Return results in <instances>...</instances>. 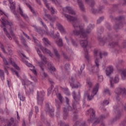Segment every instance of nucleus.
I'll use <instances>...</instances> for the list:
<instances>
[{
    "label": "nucleus",
    "instance_id": "obj_38",
    "mask_svg": "<svg viewBox=\"0 0 126 126\" xmlns=\"http://www.w3.org/2000/svg\"><path fill=\"white\" fill-rule=\"evenodd\" d=\"M10 121L8 122L7 126H12V125H13V124L14 123V119H13V118H11L10 119Z\"/></svg>",
    "mask_w": 126,
    "mask_h": 126
},
{
    "label": "nucleus",
    "instance_id": "obj_12",
    "mask_svg": "<svg viewBox=\"0 0 126 126\" xmlns=\"http://www.w3.org/2000/svg\"><path fill=\"white\" fill-rule=\"evenodd\" d=\"M63 10L64 12H67L72 15H75L76 14L75 11L70 6H66L65 8H63Z\"/></svg>",
    "mask_w": 126,
    "mask_h": 126
},
{
    "label": "nucleus",
    "instance_id": "obj_56",
    "mask_svg": "<svg viewBox=\"0 0 126 126\" xmlns=\"http://www.w3.org/2000/svg\"><path fill=\"white\" fill-rule=\"evenodd\" d=\"M62 55L64 59H65V60H69L68 57H67V55H66V54L64 53V52H63Z\"/></svg>",
    "mask_w": 126,
    "mask_h": 126
},
{
    "label": "nucleus",
    "instance_id": "obj_51",
    "mask_svg": "<svg viewBox=\"0 0 126 126\" xmlns=\"http://www.w3.org/2000/svg\"><path fill=\"white\" fill-rule=\"evenodd\" d=\"M0 48L1 49V51L4 53V54H7L6 51H5V50L4 49V47H3V45L1 44L0 46Z\"/></svg>",
    "mask_w": 126,
    "mask_h": 126
},
{
    "label": "nucleus",
    "instance_id": "obj_26",
    "mask_svg": "<svg viewBox=\"0 0 126 126\" xmlns=\"http://www.w3.org/2000/svg\"><path fill=\"white\" fill-rule=\"evenodd\" d=\"M63 119L66 120L67 118V116L68 115V111H67V109L66 108L64 107L63 108Z\"/></svg>",
    "mask_w": 126,
    "mask_h": 126
},
{
    "label": "nucleus",
    "instance_id": "obj_64",
    "mask_svg": "<svg viewBox=\"0 0 126 126\" xmlns=\"http://www.w3.org/2000/svg\"><path fill=\"white\" fill-rule=\"evenodd\" d=\"M122 75L123 76H124V77H125V78H126V69L122 71Z\"/></svg>",
    "mask_w": 126,
    "mask_h": 126
},
{
    "label": "nucleus",
    "instance_id": "obj_27",
    "mask_svg": "<svg viewBox=\"0 0 126 126\" xmlns=\"http://www.w3.org/2000/svg\"><path fill=\"white\" fill-rule=\"evenodd\" d=\"M107 55L108 54L106 52H104L103 54H102V53L100 51H98L97 50V56L98 57H99V59L100 60H102V59H103V56H104V57H106V56H107Z\"/></svg>",
    "mask_w": 126,
    "mask_h": 126
},
{
    "label": "nucleus",
    "instance_id": "obj_48",
    "mask_svg": "<svg viewBox=\"0 0 126 126\" xmlns=\"http://www.w3.org/2000/svg\"><path fill=\"white\" fill-rule=\"evenodd\" d=\"M38 64L41 68V69L42 70V71H44V68H43V66L44 65V63L43 62H38Z\"/></svg>",
    "mask_w": 126,
    "mask_h": 126
},
{
    "label": "nucleus",
    "instance_id": "obj_40",
    "mask_svg": "<svg viewBox=\"0 0 126 126\" xmlns=\"http://www.w3.org/2000/svg\"><path fill=\"white\" fill-rule=\"evenodd\" d=\"M62 90L66 95H69V92L68 91V89L67 88H63Z\"/></svg>",
    "mask_w": 126,
    "mask_h": 126
},
{
    "label": "nucleus",
    "instance_id": "obj_20",
    "mask_svg": "<svg viewBox=\"0 0 126 126\" xmlns=\"http://www.w3.org/2000/svg\"><path fill=\"white\" fill-rule=\"evenodd\" d=\"M114 71V67L113 66H109L107 67L106 70V74L107 76H110Z\"/></svg>",
    "mask_w": 126,
    "mask_h": 126
},
{
    "label": "nucleus",
    "instance_id": "obj_52",
    "mask_svg": "<svg viewBox=\"0 0 126 126\" xmlns=\"http://www.w3.org/2000/svg\"><path fill=\"white\" fill-rule=\"evenodd\" d=\"M89 5H90V6H91V7H93V6H94V5H95V1H94V0H92L89 3Z\"/></svg>",
    "mask_w": 126,
    "mask_h": 126
},
{
    "label": "nucleus",
    "instance_id": "obj_55",
    "mask_svg": "<svg viewBox=\"0 0 126 126\" xmlns=\"http://www.w3.org/2000/svg\"><path fill=\"white\" fill-rule=\"evenodd\" d=\"M62 55L64 59H65V60H69L68 57H67V55H66V54L64 53V52H63Z\"/></svg>",
    "mask_w": 126,
    "mask_h": 126
},
{
    "label": "nucleus",
    "instance_id": "obj_25",
    "mask_svg": "<svg viewBox=\"0 0 126 126\" xmlns=\"http://www.w3.org/2000/svg\"><path fill=\"white\" fill-rule=\"evenodd\" d=\"M86 83H87V85L90 88L89 89V91H90V90H91V88H92V87L93 86V83H92V82L91 81V80H90V79H87Z\"/></svg>",
    "mask_w": 126,
    "mask_h": 126
},
{
    "label": "nucleus",
    "instance_id": "obj_13",
    "mask_svg": "<svg viewBox=\"0 0 126 126\" xmlns=\"http://www.w3.org/2000/svg\"><path fill=\"white\" fill-rule=\"evenodd\" d=\"M97 53L98 50L95 49L94 51V63L95 64L94 65V66L96 67V68H99V66H100V64L99 63V60L98 59V56H97Z\"/></svg>",
    "mask_w": 126,
    "mask_h": 126
},
{
    "label": "nucleus",
    "instance_id": "obj_59",
    "mask_svg": "<svg viewBox=\"0 0 126 126\" xmlns=\"http://www.w3.org/2000/svg\"><path fill=\"white\" fill-rule=\"evenodd\" d=\"M56 102L57 109L58 111H59L60 109H61V105L59 104L58 102H57V100H56Z\"/></svg>",
    "mask_w": 126,
    "mask_h": 126
},
{
    "label": "nucleus",
    "instance_id": "obj_36",
    "mask_svg": "<svg viewBox=\"0 0 126 126\" xmlns=\"http://www.w3.org/2000/svg\"><path fill=\"white\" fill-rule=\"evenodd\" d=\"M22 84L23 85H30L32 83L29 80H26L24 81V80H22Z\"/></svg>",
    "mask_w": 126,
    "mask_h": 126
},
{
    "label": "nucleus",
    "instance_id": "obj_50",
    "mask_svg": "<svg viewBox=\"0 0 126 126\" xmlns=\"http://www.w3.org/2000/svg\"><path fill=\"white\" fill-rule=\"evenodd\" d=\"M103 28H100L98 30L97 32V35L99 36V35H101L102 33H103Z\"/></svg>",
    "mask_w": 126,
    "mask_h": 126
},
{
    "label": "nucleus",
    "instance_id": "obj_49",
    "mask_svg": "<svg viewBox=\"0 0 126 126\" xmlns=\"http://www.w3.org/2000/svg\"><path fill=\"white\" fill-rule=\"evenodd\" d=\"M54 88V85H51V88H49L48 89V94H51V93H52V89Z\"/></svg>",
    "mask_w": 126,
    "mask_h": 126
},
{
    "label": "nucleus",
    "instance_id": "obj_42",
    "mask_svg": "<svg viewBox=\"0 0 126 126\" xmlns=\"http://www.w3.org/2000/svg\"><path fill=\"white\" fill-rule=\"evenodd\" d=\"M39 20L41 23L42 26L44 27V28H45L46 30H48V28L47 27V26L46 25V24H45V23H44V22H43V21H42V19L39 18Z\"/></svg>",
    "mask_w": 126,
    "mask_h": 126
},
{
    "label": "nucleus",
    "instance_id": "obj_24",
    "mask_svg": "<svg viewBox=\"0 0 126 126\" xmlns=\"http://www.w3.org/2000/svg\"><path fill=\"white\" fill-rule=\"evenodd\" d=\"M19 13L21 16H22V17H23L24 19H28V16L23 13V10H22V9H21V7H19Z\"/></svg>",
    "mask_w": 126,
    "mask_h": 126
},
{
    "label": "nucleus",
    "instance_id": "obj_1",
    "mask_svg": "<svg viewBox=\"0 0 126 126\" xmlns=\"http://www.w3.org/2000/svg\"><path fill=\"white\" fill-rule=\"evenodd\" d=\"M64 16L66 18L68 21H69L72 24L74 30L73 32L74 35L78 36L81 35L80 37L81 39H80V44L82 48L86 49L88 45V41H87V34H90L92 29H93V26L92 24H90L86 31H84L83 28L80 27V20L77 17H72L69 15L66 14H64Z\"/></svg>",
    "mask_w": 126,
    "mask_h": 126
},
{
    "label": "nucleus",
    "instance_id": "obj_57",
    "mask_svg": "<svg viewBox=\"0 0 126 126\" xmlns=\"http://www.w3.org/2000/svg\"><path fill=\"white\" fill-rule=\"evenodd\" d=\"M71 42L74 47H77V43L73 39H71Z\"/></svg>",
    "mask_w": 126,
    "mask_h": 126
},
{
    "label": "nucleus",
    "instance_id": "obj_3",
    "mask_svg": "<svg viewBox=\"0 0 126 126\" xmlns=\"http://www.w3.org/2000/svg\"><path fill=\"white\" fill-rule=\"evenodd\" d=\"M110 18L111 19V20H115L116 24L113 26V28L115 30H119V29L123 28V23H122L121 21V20H124V19H125V18L123 16H120L115 18L114 16L110 15Z\"/></svg>",
    "mask_w": 126,
    "mask_h": 126
},
{
    "label": "nucleus",
    "instance_id": "obj_46",
    "mask_svg": "<svg viewBox=\"0 0 126 126\" xmlns=\"http://www.w3.org/2000/svg\"><path fill=\"white\" fill-rule=\"evenodd\" d=\"M85 67V64H83V65L81 66L80 71H79V73L80 75L81 74V73H82V70L84 69Z\"/></svg>",
    "mask_w": 126,
    "mask_h": 126
},
{
    "label": "nucleus",
    "instance_id": "obj_31",
    "mask_svg": "<svg viewBox=\"0 0 126 126\" xmlns=\"http://www.w3.org/2000/svg\"><path fill=\"white\" fill-rule=\"evenodd\" d=\"M53 51L57 58L60 59V58H61V56L59 54V52H58V50L57 49V48H56L55 47H53Z\"/></svg>",
    "mask_w": 126,
    "mask_h": 126
},
{
    "label": "nucleus",
    "instance_id": "obj_63",
    "mask_svg": "<svg viewBox=\"0 0 126 126\" xmlns=\"http://www.w3.org/2000/svg\"><path fill=\"white\" fill-rule=\"evenodd\" d=\"M7 68H8V66L4 65V69L5 70V72L6 73V74L8 75V71H7Z\"/></svg>",
    "mask_w": 126,
    "mask_h": 126
},
{
    "label": "nucleus",
    "instance_id": "obj_37",
    "mask_svg": "<svg viewBox=\"0 0 126 126\" xmlns=\"http://www.w3.org/2000/svg\"><path fill=\"white\" fill-rule=\"evenodd\" d=\"M0 77L1 79V80H4V72H3V70H0Z\"/></svg>",
    "mask_w": 126,
    "mask_h": 126
},
{
    "label": "nucleus",
    "instance_id": "obj_2",
    "mask_svg": "<svg viewBox=\"0 0 126 126\" xmlns=\"http://www.w3.org/2000/svg\"><path fill=\"white\" fill-rule=\"evenodd\" d=\"M1 23V24L4 26V27L3 28L4 34H5L9 40H12V37L14 36V33H13V32L12 31H10L9 33V32H7V30H6L5 27H7L8 26L11 27V26L13 25V23L12 22L8 21L7 20H3V22L2 21Z\"/></svg>",
    "mask_w": 126,
    "mask_h": 126
},
{
    "label": "nucleus",
    "instance_id": "obj_14",
    "mask_svg": "<svg viewBox=\"0 0 126 126\" xmlns=\"http://www.w3.org/2000/svg\"><path fill=\"white\" fill-rule=\"evenodd\" d=\"M114 109H115L116 116L113 119V122H116V121H118V120H120V119H121V117H122V113L118 109H116V107H114Z\"/></svg>",
    "mask_w": 126,
    "mask_h": 126
},
{
    "label": "nucleus",
    "instance_id": "obj_43",
    "mask_svg": "<svg viewBox=\"0 0 126 126\" xmlns=\"http://www.w3.org/2000/svg\"><path fill=\"white\" fill-rule=\"evenodd\" d=\"M18 96L20 98V100L22 101V102L25 100V97L23 96V95H20V93H19Z\"/></svg>",
    "mask_w": 126,
    "mask_h": 126
},
{
    "label": "nucleus",
    "instance_id": "obj_41",
    "mask_svg": "<svg viewBox=\"0 0 126 126\" xmlns=\"http://www.w3.org/2000/svg\"><path fill=\"white\" fill-rule=\"evenodd\" d=\"M41 118L42 119V121H43V122H44V123L46 124V125L50 126V123H49L48 121H47V120L45 119V117H44V116L41 115Z\"/></svg>",
    "mask_w": 126,
    "mask_h": 126
},
{
    "label": "nucleus",
    "instance_id": "obj_16",
    "mask_svg": "<svg viewBox=\"0 0 126 126\" xmlns=\"http://www.w3.org/2000/svg\"><path fill=\"white\" fill-rule=\"evenodd\" d=\"M115 93L117 95L123 94L124 97H126V89H123L121 88L117 89L115 90Z\"/></svg>",
    "mask_w": 126,
    "mask_h": 126
},
{
    "label": "nucleus",
    "instance_id": "obj_30",
    "mask_svg": "<svg viewBox=\"0 0 126 126\" xmlns=\"http://www.w3.org/2000/svg\"><path fill=\"white\" fill-rule=\"evenodd\" d=\"M106 118H107V116L105 115H102L99 117V118H96V122H97L98 124H99V122H101V121H103V120H105Z\"/></svg>",
    "mask_w": 126,
    "mask_h": 126
},
{
    "label": "nucleus",
    "instance_id": "obj_8",
    "mask_svg": "<svg viewBox=\"0 0 126 126\" xmlns=\"http://www.w3.org/2000/svg\"><path fill=\"white\" fill-rule=\"evenodd\" d=\"M45 111L49 114L51 118H53V117L55 116V114H54V112H55V109H54V107H53L51 104H49V103H46Z\"/></svg>",
    "mask_w": 126,
    "mask_h": 126
},
{
    "label": "nucleus",
    "instance_id": "obj_61",
    "mask_svg": "<svg viewBox=\"0 0 126 126\" xmlns=\"http://www.w3.org/2000/svg\"><path fill=\"white\" fill-rule=\"evenodd\" d=\"M34 86L31 85L30 86V92H33L34 91Z\"/></svg>",
    "mask_w": 126,
    "mask_h": 126
},
{
    "label": "nucleus",
    "instance_id": "obj_19",
    "mask_svg": "<svg viewBox=\"0 0 126 126\" xmlns=\"http://www.w3.org/2000/svg\"><path fill=\"white\" fill-rule=\"evenodd\" d=\"M56 26L57 27L58 29H59V30L62 33V34H66V31L65 30V29H64V28H63V26L61 24L58 23L57 24H56Z\"/></svg>",
    "mask_w": 126,
    "mask_h": 126
},
{
    "label": "nucleus",
    "instance_id": "obj_39",
    "mask_svg": "<svg viewBox=\"0 0 126 126\" xmlns=\"http://www.w3.org/2000/svg\"><path fill=\"white\" fill-rule=\"evenodd\" d=\"M57 96L58 99L60 100V103H63V96H62V94H57Z\"/></svg>",
    "mask_w": 126,
    "mask_h": 126
},
{
    "label": "nucleus",
    "instance_id": "obj_21",
    "mask_svg": "<svg viewBox=\"0 0 126 126\" xmlns=\"http://www.w3.org/2000/svg\"><path fill=\"white\" fill-rule=\"evenodd\" d=\"M72 95L73 96V99L75 102H78L80 100V93L79 92V94L76 95V93L75 91L73 92Z\"/></svg>",
    "mask_w": 126,
    "mask_h": 126
},
{
    "label": "nucleus",
    "instance_id": "obj_34",
    "mask_svg": "<svg viewBox=\"0 0 126 126\" xmlns=\"http://www.w3.org/2000/svg\"><path fill=\"white\" fill-rule=\"evenodd\" d=\"M9 63H11V64H12L13 66H14V67L16 68V69H17L18 70H19V69H20V68H19V67L17 66V64H15V63H12L11 59H9Z\"/></svg>",
    "mask_w": 126,
    "mask_h": 126
},
{
    "label": "nucleus",
    "instance_id": "obj_53",
    "mask_svg": "<svg viewBox=\"0 0 126 126\" xmlns=\"http://www.w3.org/2000/svg\"><path fill=\"white\" fill-rule=\"evenodd\" d=\"M104 93H105V94H107V95H109V96H110V95H111V93H110V91L108 89H105L104 91Z\"/></svg>",
    "mask_w": 126,
    "mask_h": 126
},
{
    "label": "nucleus",
    "instance_id": "obj_32",
    "mask_svg": "<svg viewBox=\"0 0 126 126\" xmlns=\"http://www.w3.org/2000/svg\"><path fill=\"white\" fill-rule=\"evenodd\" d=\"M43 41L45 46H47V47H49V46H51V42H50V41H49V39H48L47 38L44 37L43 38Z\"/></svg>",
    "mask_w": 126,
    "mask_h": 126
},
{
    "label": "nucleus",
    "instance_id": "obj_5",
    "mask_svg": "<svg viewBox=\"0 0 126 126\" xmlns=\"http://www.w3.org/2000/svg\"><path fill=\"white\" fill-rule=\"evenodd\" d=\"M99 89V84H97L94 87L93 90L92 92L91 96H90V94L88 92V91H86L85 92L84 96L86 98H87L88 101H90L93 99V97L97 94V92H98V90Z\"/></svg>",
    "mask_w": 126,
    "mask_h": 126
},
{
    "label": "nucleus",
    "instance_id": "obj_4",
    "mask_svg": "<svg viewBox=\"0 0 126 126\" xmlns=\"http://www.w3.org/2000/svg\"><path fill=\"white\" fill-rule=\"evenodd\" d=\"M95 111L93 108H90L87 111V115H90V119L88 120L89 124H92L93 126H95L96 125H98V122L96 121V117H95Z\"/></svg>",
    "mask_w": 126,
    "mask_h": 126
},
{
    "label": "nucleus",
    "instance_id": "obj_15",
    "mask_svg": "<svg viewBox=\"0 0 126 126\" xmlns=\"http://www.w3.org/2000/svg\"><path fill=\"white\" fill-rule=\"evenodd\" d=\"M23 63L27 65V66H29V67H32V69H30V70L32 71L33 73H34V75H37V71H36V69H35V66H33L32 64L30 63H28L27 61H23Z\"/></svg>",
    "mask_w": 126,
    "mask_h": 126
},
{
    "label": "nucleus",
    "instance_id": "obj_62",
    "mask_svg": "<svg viewBox=\"0 0 126 126\" xmlns=\"http://www.w3.org/2000/svg\"><path fill=\"white\" fill-rule=\"evenodd\" d=\"M103 106H106V105H109V100H104L103 102Z\"/></svg>",
    "mask_w": 126,
    "mask_h": 126
},
{
    "label": "nucleus",
    "instance_id": "obj_44",
    "mask_svg": "<svg viewBox=\"0 0 126 126\" xmlns=\"http://www.w3.org/2000/svg\"><path fill=\"white\" fill-rule=\"evenodd\" d=\"M21 41H22V43H23V44H24L25 47H27V44H26V40H25L24 37H22Z\"/></svg>",
    "mask_w": 126,
    "mask_h": 126
},
{
    "label": "nucleus",
    "instance_id": "obj_6",
    "mask_svg": "<svg viewBox=\"0 0 126 126\" xmlns=\"http://www.w3.org/2000/svg\"><path fill=\"white\" fill-rule=\"evenodd\" d=\"M72 107L70 106H68V111H69L70 112L71 111H73L74 110V117H73V121H76L78 119V116L77 115V114H78V110H76V103L75 102H74L72 105ZM73 108V109H72Z\"/></svg>",
    "mask_w": 126,
    "mask_h": 126
},
{
    "label": "nucleus",
    "instance_id": "obj_60",
    "mask_svg": "<svg viewBox=\"0 0 126 126\" xmlns=\"http://www.w3.org/2000/svg\"><path fill=\"white\" fill-rule=\"evenodd\" d=\"M69 66H70V65H69L68 63H66L64 65V67L65 69L67 70L68 68H69Z\"/></svg>",
    "mask_w": 126,
    "mask_h": 126
},
{
    "label": "nucleus",
    "instance_id": "obj_29",
    "mask_svg": "<svg viewBox=\"0 0 126 126\" xmlns=\"http://www.w3.org/2000/svg\"><path fill=\"white\" fill-rule=\"evenodd\" d=\"M56 43L58 47H63V39L62 38L56 40Z\"/></svg>",
    "mask_w": 126,
    "mask_h": 126
},
{
    "label": "nucleus",
    "instance_id": "obj_58",
    "mask_svg": "<svg viewBox=\"0 0 126 126\" xmlns=\"http://www.w3.org/2000/svg\"><path fill=\"white\" fill-rule=\"evenodd\" d=\"M120 126H126V117L125 119L123 121V122L121 124Z\"/></svg>",
    "mask_w": 126,
    "mask_h": 126
},
{
    "label": "nucleus",
    "instance_id": "obj_54",
    "mask_svg": "<svg viewBox=\"0 0 126 126\" xmlns=\"http://www.w3.org/2000/svg\"><path fill=\"white\" fill-rule=\"evenodd\" d=\"M103 8H104V6H100L99 7L98 11V13H102V10Z\"/></svg>",
    "mask_w": 126,
    "mask_h": 126
},
{
    "label": "nucleus",
    "instance_id": "obj_17",
    "mask_svg": "<svg viewBox=\"0 0 126 126\" xmlns=\"http://www.w3.org/2000/svg\"><path fill=\"white\" fill-rule=\"evenodd\" d=\"M76 0H77L78 4L81 11H82L83 12H85V7H84L83 1L81 0H73L74 1H76Z\"/></svg>",
    "mask_w": 126,
    "mask_h": 126
},
{
    "label": "nucleus",
    "instance_id": "obj_11",
    "mask_svg": "<svg viewBox=\"0 0 126 126\" xmlns=\"http://www.w3.org/2000/svg\"><path fill=\"white\" fill-rule=\"evenodd\" d=\"M109 81L110 83V86L112 88H113V87H114V83L116 84L117 83H119L120 81V77H119V75H116L114 77V79L110 77Z\"/></svg>",
    "mask_w": 126,
    "mask_h": 126
},
{
    "label": "nucleus",
    "instance_id": "obj_22",
    "mask_svg": "<svg viewBox=\"0 0 126 126\" xmlns=\"http://www.w3.org/2000/svg\"><path fill=\"white\" fill-rule=\"evenodd\" d=\"M96 66L94 65V66H91L89 67V70L91 73H95V72H97L98 71V69L99 68H96Z\"/></svg>",
    "mask_w": 126,
    "mask_h": 126
},
{
    "label": "nucleus",
    "instance_id": "obj_35",
    "mask_svg": "<svg viewBox=\"0 0 126 126\" xmlns=\"http://www.w3.org/2000/svg\"><path fill=\"white\" fill-rule=\"evenodd\" d=\"M48 65L49 70H52V71H56V68H55L53 64L51 63H49Z\"/></svg>",
    "mask_w": 126,
    "mask_h": 126
},
{
    "label": "nucleus",
    "instance_id": "obj_28",
    "mask_svg": "<svg viewBox=\"0 0 126 126\" xmlns=\"http://www.w3.org/2000/svg\"><path fill=\"white\" fill-rule=\"evenodd\" d=\"M0 56L1 57L2 60H3V66H4V65L5 66V65H9V63H8V62L7 61V60H6V59H5V58H4V57L1 56V54H0Z\"/></svg>",
    "mask_w": 126,
    "mask_h": 126
},
{
    "label": "nucleus",
    "instance_id": "obj_7",
    "mask_svg": "<svg viewBox=\"0 0 126 126\" xmlns=\"http://www.w3.org/2000/svg\"><path fill=\"white\" fill-rule=\"evenodd\" d=\"M76 82V75L72 76L69 80L70 85L71 88L73 89L74 88H78L81 86V85L79 83L78 84H75Z\"/></svg>",
    "mask_w": 126,
    "mask_h": 126
},
{
    "label": "nucleus",
    "instance_id": "obj_10",
    "mask_svg": "<svg viewBox=\"0 0 126 126\" xmlns=\"http://www.w3.org/2000/svg\"><path fill=\"white\" fill-rule=\"evenodd\" d=\"M108 47L110 49H112L113 52L114 53H118L120 50V46L118 42H113L108 44Z\"/></svg>",
    "mask_w": 126,
    "mask_h": 126
},
{
    "label": "nucleus",
    "instance_id": "obj_9",
    "mask_svg": "<svg viewBox=\"0 0 126 126\" xmlns=\"http://www.w3.org/2000/svg\"><path fill=\"white\" fill-rule=\"evenodd\" d=\"M45 95V92H37V104L38 105H40L42 106L43 105V101H44V96Z\"/></svg>",
    "mask_w": 126,
    "mask_h": 126
},
{
    "label": "nucleus",
    "instance_id": "obj_47",
    "mask_svg": "<svg viewBox=\"0 0 126 126\" xmlns=\"http://www.w3.org/2000/svg\"><path fill=\"white\" fill-rule=\"evenodd\" d=\"M104 80V78L103 76H98V82H102Z\"/></svg>",
    "mask_w": 126,
    "mask_h": 126
},
{
    "label": "nucleus",
    "instance_id": "obj_33",
    "mask_svg": "<svg viewBox=\"0 0 126 126\" xmlns=\"http://www.w3.org/2000/svg\"><path fill=\"white\" fill-rule=\"evenodd\" d=\"M84 51L86 52L85 54V58L87 62H89V61H90V56H89V54H88V51L86 49H85Z\"/></svg>",
    "mask_w": 126,
    "mask_h": 126
},
{
    "label": "nucleus",
    "instance_id": "obj_45",
    "mask_svg": "<svg viewBox=\"0 0 126 126\" xmlns=\"http://www.w3.org/2000/svg\"><path fill=\"white\" fill-rule=\"evenodd\" d=\"M104 20V17H100L97 20V24H99V23H101L102 21Z\"/></svg>",
    "mask_w": 126,
    "mask_h": 126
},
{
    "label": "nucleus",
    "instance_id": "obj_18",
    "mask_svg": "<svg viewBox=\"0 0 126 126\" xmlns=\"http://www.w3.org/2000/svg\"><path fill=\"white\" fill-rule=\"evenodd\" d=\"M9 2L10 4V8L13 12L14 15H17V13H16V11H15V2L14 1H12V0H9Z\"/></svg>",
    "mask_w": 126,
    "mask_h": 126
},
{
    "label": "nucleus",
    "instance_id": "obj_23",
    "mask_svg": "<svg viewBox=\"0 0 126 126\" xmlns=\"http://www.w3.org/2000/svg\"><path fill=\"white\" fill-rule=\"evenodd\" d=\"M40 49L43 53H46V54H48V55H49V56L50 57H53V54H52V53H51V51H50L48 49H47V48H44L43 47H41L40 48Z\"/></svg>",
    "mask_w": 126,
    "mask_h": 126
}]
</instances>
